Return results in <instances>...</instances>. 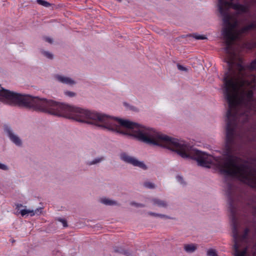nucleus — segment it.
Listing matches in <instances>:
<instances>
[{"label":"nucleus","mask_w":256,"mask_h":256,"mask_svg":"<svg viewBox=\"0 0 256 256\" xmlns=\"http://www.w3.org/2000/svg\"><path fill=\"white\" fill-rule=\"evenodd\" d=\"M206 254L208 256H218L216 251L214 249H209L207 250Z\"/></svg>","instance_id":"obj_16"},{"label":"nucleus","mask_w":256,"mask_h":256,"mask_svg":"<svg viewBox=\"0 0 256 256\" xmlns=\"http://www.w3.org/2000/svg\"><path fill=\"white\" fill-rule=\"evenodd\" d=\"M154 202V204L160 207H165L166 206V204L164 202L159 200H155Z\"/></svg>","instance_id":"obj_15"},{"label":"nucleus","mask_w":256,"mask_h":256,"mask_svg":"<svg viewBox=\"0 0 256 256\" xmlns=\"http://www.w3.org/2000/svg\"><path fill=\"white\" fill-rule=\"evenodd\" d=\"M37 2L42 6L48 7L50 6V4L46 1L44 0H37Z\"/></svg>","instance_id":"obj_18"},{"label":"nucleus","mask_w":256,"mask_h":256,"mask_svg":"<svg viewBox=\"0 0 256 256\" xmlns=\"http://www.w3.org/2000/svg\"><path fill=\"white\" fill-rule=\"evenodd\" d=\"M250 27V26H247V27L244 28L243 30H242V32H245L246 30L249 29Z\"/></svg>","instance_id":"obj_29"},{"label":"nucleus","mask_w":256,"mask_h":256,"mask_svg":"<svg viewBox=\"0 0 256 256\" xmlns=\"http://www.w3.org/2000/svg\"><path fill=\"white\" fill-rule=\"evenodd\" d=\"M228 62H232V60H230L228 61Z\"/></svg>","instance_id":"obj_31"},{"label":"nucleus","mask_w":256,"mask_h":256,"mask_svg":"<svg viewBox=\"0 0 256 256\" xmlns=\"http://www.w3.org/2000/svg\"><path fill=\"white\" fill-rule=\"evenodd\" d=\"M58 108L60 110V106ZM27 106L32 108L36 110L48 112L54 114H58V112H53L55 108L58 107V104L52 100H48L45 98H40L38 97L32 98L28 96Z\"/></svg>","instance_id":"obj_5"},{"label":"nucleus","mask_w":256,"mask_h":256,"mask_svg":"<svg viewBox=\"0 0 256 256\" xmlns=\"http://www.w3.org/2000/svg\"><path fill=\"white\" fill-rule=\"evenodd\" d=\"M57 79L61 82L65 84H75L74 81L72 78L64 76H57Z\"/></svg>","instance_id":"obj_11"},{"label":"nucleus","mask_w":256,"mask_h":256,"mask_svg":"<svg viewBox=\"0 0 256 256\" xmlns=\"http://www.w3.org/2000/svg\"><path fill=\"white\" fill-rule=\"evenodd\" d=\"M250 68L252 70H256V60L250 64Z\"/></svg>","instance_id":"obj_21"},{"label":"nucleus","mask_w":256,"mask_h":256,"mask_svg":"<svg viewBox=\"0 0 256 256\" xmlns=\"http://www.w3.org/2000/svg\"><path fill=\"white\" fill-rule=\"evenodd\" d=\"M234 248L235 250V256H244L246 254V250L242 251L241 252H239L238 250V246L236 244H235L234 245Z\"/></svg>","instance_id":"obj_14"},{"label":"nucleus","mask_w":256,"mask_h":256,"mask_svg":"<svg viewBox=\"0 0 256 256\" xmlns=\"http://www.w3.org/2000/svg\"><path fill=\"white\" fill-rule=\"evenodd\" d=\"M5 130L8 134L10 140L17 146H20L22 144V141L20 138L12 132V130L10 128L6 127Z\"/></svg>","instance_id":"obj_10"},{"label":"nucleus","mask_w":256,"mask_h":256,"mask_svg":"<svg viewBox=\"0 0 256 256\" xmlns=\"http://www.w3.org/2000/svg\"><path fill=\"white\" fill-rule=\"evenodd\" d=\"M240 74L234 75L230 80L224 78L225 94L229 104L230 110L227 113L226 137L229 138L232 134L238 106L244 98L250 99L252 96L251 90L246 87V83L240 78L242 74L241 66H238Z\"/></svg>","instance_id":"obj_3"},{"label":"nucleus","mask_w":256,"mask_h":256,"mask_svg":"<svg viewBox=\"0 0 256 256\" xmlns=\"http://www.w3.org/2000/svg\"><path fill=\"white\" fill-rule=\"evenodd\" d=\"M193 37L196 40H204L206 38V37L202 35H198L196 34H194Z\"/></svg>","instance_id":"obj_19"},{"label":"nucleus","mask_w":256,"mask_h":256,"mask_svg":"<svg viewBox=\"0 0 256 256\" xmlns=\"http://www.w3.org/2000/svg\"><path fill=\"white\" fill-rule=\"evenodd\" d=\"M177 179H178V180L179 182H182V178L181 176H177Z\"/></svg>","instance_id":"obj_30"},{"label":"nucleus","mask_w":256,"mask_h":256,"mask_svg":"<svg viewBox=\"0 0 256 256\" xmlns=\"http://www.w3.org/2000/svg\"><path fill=\"white\" fill-rule=\"evenodd\" d=\"M219 10L220 12H222L223 7L226 8H232L239 13L246 12L248 8L246 6L240 5L239 4H234L232 2L229 3L224 2V0H219Z\"/></svg>","instance_id":"obj_8"},{"label":"nucleus","mask_w":256,"mask_h":256,"mask_svg":"<svg viewBox=\"0 0 256 256\" xmlns=\"http://www.w3.org/2000/svg\"><path fill=\"white\" fill-rule=\"evenodd\" d=\"M62 115L78 122H86L87 120H92L102 124V126L108 130L123 133L122 128H126L128 134L142 141L140 137H144L146 128L133 122L128 120L114 118L97 112H92L68 104H62L60 106Z\"/></svg>","instance_id":"obj_2"},{"label":"nucleus","mask_w":256,"mask_h":256,"mask_svg":"<svg viewBox=\"0 0 256 256\" xmlns=\"http://www.w3.org/2000/svg\"><path fill=\"white\" fill-rule=\"evenodd\" d=\"M140 138L146 143L176 151L182 158L194 154V158L200 166L206 168L215 166L222 173L236 177L252 186L256 187V172L247 168L239 166L233 161L214 158L197 150L190 151L187 146L180 142L178 140L172 138L151 128H146L144 137Z\"/></svg>","instance_id":"obj_1"},{"label":"nucleus","mask_w":256,"mask_h":256,"mask_svg":"<svg viewBox=\"0 0 256 256\" xmlns=\"http://www.w3.org/2000/svg\"><path fill=\"white\" fill-rule=\"evenodd\" d=\"M121 159L124 161L131 164L134 166H137L144 169L146 168V166L142 162L138 161L136 158L131 157L126 154H122L120 156Z\"/></svg>","instance_id":"obj_9"},{"label":"nucleus","mask_w":256,"mask_h":256,"mask_svg":"<svg viewBox=\"0 0 256 256\" xmlns=\"http://www.w3.org/2000/svg\"><path fill=\"white\" fill-rule=\"evenodd\" d=\"M16 209L17 210V213L20 214L22 216H38L42 213V208L41 207L38 208L35 210H30L26 206H23L20 204H16Z\"/></svg>","instance_id":"obj_7"},{"label":"nucleus","mask_w":256,"mask_h":256,"mask_svg":"<svg viewBox=\"0 0 256 256\" xmlns=\"http://www.w3.org/2000/svg\"><path fill=\"white\" fill-rule=\"evenodd\" d=\"M145 186L148 188H152L154 187V184L150 182H146L145 184Z\"/></svg>","instance_id":"obj_24"},{"label":"nucleus","mask_w":256,"mask_h":256,"mask_svg":"<svg viewBox=\"0 0 256 256\" xmlns=\"http://www.w3.org/2000/svg\"><path fill=\"white\" fill-rule=\"evenodd\" d=\"M0 168L2 169V170H7L8 167L4 165V164L0 163Z\"/></svg>","instance_id":"obj_27"},{"label":"nucleus","mask_w":256,"mask_h":256,"mask_svg":"<svg viewBox=\"0 0 256 256\" xmlns=\"http://www.w3.org/2000/svg\"><path fill=\"white\" fill-rule=\"evenodd\" d=\"M178 68L180 70L186 71L187 69L181 65H178Z\"/></svg>","instance_id":"obj_25"},{"label":"nucleus","mask_w":256,"mask_h":256,"mask_svg":"<svg viewBox=\"0 0 256 256\" xmlns=\"http://www.w3.org/2000/svg\"><path fill=\"white\" fill-rule=\"evenodd\" d=\"M28 96L20 95L2 88L0 90V101L11 105L25 106H27Z\"/></svg>","instance_id":"obj_6"},{"label":"nucleus","mask_w":256,"mask_h":256,"mask_svg":"<svg viewBox=\"0 0 256 256\" xmlns=\"http://www.w3.org/2000/svg\"><path fill=\"white\" fill-rule=\"evenodd\" d=\"M46 56L48 58H52V56L51 54L47 52L46 53Z\"/></svg>","instance_id":"obj_28"},{"label":"nucleus","mask_w":256,"mask_h":256,"mask_svg":"<svg viewBox=\"0 0 256 256\" xmlns=\"http://www.w3.org/2000/svg\"><path fill=\"white\" fill-rule=\"evenodd\" d=\"M198 248V245L194 244H186L184 246V250L188 253L194 252Z\"/></svg>","instance_id":"obj_12"},{"label":"nucleus","mask_w":256,"mask_h":256,"mask_svg":"<svg viewBox=\"0 0 256 256\" xmlns=\"http://www.w3.org/2000/svg\"><path fill=\"white\" fill-rule=\"evenodd\" d=\"M226 52H228V48H226Z\"/></svg>","instance_id":"obj_32"},{"label":"nucleus","mask_w":256,"mask_h":256,"mask_svg":"<svg viewBox=\"0 0 256 256\" xmlns=\"http://www.w3.org/2000/svg\"><path fill=\"white\" fill-rule=\"evenodd\" d=\"M100 202L105 205L108 206L116 205L117 204V202L116 201L112 200H110L106 198H101Z\"/></svg>","instance_id":"obj_13"},{"label":"nucleus","mask_w":256,"mask_h":256,"mask_svg":"<svg viewBox=\"0 0 256 256\" xmlns=\"http://www.w3.org/2000/svg\"><path fill=\"white\" fill-rule=\"evenodd\" d=\"M44 40L46 41L50 42V43H52L53 42V40L52 38H48V37H45L44 38Z\"/></svg>","instance_id":"obj_26"},{"label":"nucleus","mask_w":256,"mask_h":256,"mask_svg":"<svg viewBox=\"0 0 256 256\" xmlns=\"http://www.w3.org/2000/svg\"><path fill=\"white\" fill-rule=\"evenodd\" d=\"M152 214L154 216H160V217L163 218H168V219L171 218L170 216H166V215H164V214Z\"/></svg>","instance_id":"obj_22"},{"label":"nucleus","mask_w":256,"mask_h":256,"mask_svg":"<svg viewBox=\"0 0 256 256\" xmlns=\"http://www.w3.org/2000/svg\"><path fill=\"white\" fill-rule=\"evenodd\" d=\"M64 94L66 96H70V97L74 96L76 95L74 92H68V91L65 92Z\"/></svg>","instance_id":"obj_20"},{"label":"nucleus","mask_w":256,"mask_h":256,"mask_svg":"<svg viewBox=\"0 0 256 256\" xmlns=\"http://www.w3.org/2000/svg\"><path fill=\"white\" fill-rule=\"evenodd\" d=\"M223 20L222 35L226 44L229 45L233 40L238 38L241 32L237 28L238 22L234 16L229 14L224 15Z\"/></svg>","instance_id":"obj_4"},{"label":"nucleus","mask_w":256,"mask_h":256,"mask_svg":"<svg viewBox=\"0 0 256 256\" xmlns=\"http://www.w3.org/2000/svg\"><path fill=\"white\" fill-rule=\"evenodd\" d=\"M58 220L62 222V226L64 227H66L68 226L67 222L66 220H64V219L60 218V219H58Z\"/></svg>","instance_id":"obj_23"},{"label":"nucleus","mask_w":256,"mask_h":256,"mask_svg":"<svg viewBox=\"0 0 256 256\" xmlns=\"http://www.w3.org/2000/svg\"><path fill=\"white\" fill-rule=\"evenodd\" d=\"M102 160H103V158H96L94 159L92 161H90V162H88V165L95 164H96L98 163H99V162H101Z\"/></svg>","instance_id":"obj_17"}]
</instances>
